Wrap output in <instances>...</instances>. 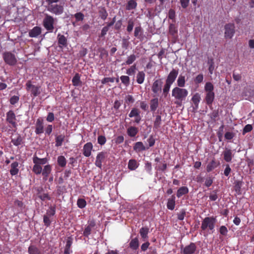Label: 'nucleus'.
<instances>
[{
  "mask_svg": "<svg viewBox=\"0 0 254 254\" xmlns=\"http://www.w3.org/2000/svg\"><path fill=\"white\" fill-rule=\"evenodd\" d=\"M159 105L158 99L157 98H153L150 100V110L152 112H155L157 109Z\"/></svg>",
  "mask_w": 254,
  "mask_h": 254,
  "instance_id": "29",
  "label": "nucleus"
},
{
  "mask_svg": "<svg viewBox=\"0 0 254 254\" xmlns=\"http://www.w3.org/2000/svg\"><path fill=\"white\" fill-rule=\"evenodd\" d=\"M74 17L77 21H82L84 18V15L81 12H77L74 14Z\"/></svg>",
  "mask_w": 254,
  "mask_h": 254,
  "instance_id": "64",
  "label": "nucleus"
},
{
  "mask_svg": "<svg viewBox=\"0 0 254 254\" xmlns=\"http://www.w3.org/2000/svg\"><path fill=\"white\" fill-rule=\"evenodd\" d=\"M217 191L216 190H213L209 195V199L211 201H215L218 198Z\"/></svg>",
  "mask_w": 254,
  "mask_h": 254,
  "instance_id": "53",
  "label": "nucleus"
},
{
  "mask_svg": "<svg viewBox=\"0 0 254 254\" xmlns=\"http://www.w3.org/2000/svg\"><path fill=\"white\" fill-rule=\"evenodd\" d=\"M149 230V229L147 227H143L140 229L139 234L143 241H145L148 238Z\"/></svg>",
  "mask_w": 254,
  "mask_h": 254,
  "instance_id": "21",
  "label": "nucleus"
},
{
  "mask_svg": "<svg viewBox=\"0 0 254 254\" xmlns=\"http://www.w3.org/2000/svg\"><path fill=\"white\" fill-rule=\"evenodd\" d=\"M224 159L227 162H230L233 158L232 151L230 149L226 148L223 152Z\"/></svg>",
  "mask_w": 254,
  "mask_h": 254,
  "instance_id": "19",
  "label": "nucleus"
},
{
  "mask_svg": "<svg viewBox=\"0 0 254 254\" xmlns=\"http://www.w3.org/2000/svg\"><path fill=\"white\" fill-rule=\"evenodd\" d=\"M65 136L63 134L57 135L56 137V146L57 147L61 146L64 140Z\"/></svg>",
  "mask_w": 254,
  "mask_h": 254,
  "instance_id": "39",
  "label": "nucleus"
},
{
  "mask_svg": "<svg viewBox=\"0 0 254 254\" xmlns=\"http://www.w3.org/2000/svg\"><path fill=\"white\" fill-rule=\"evenodd\" d=\"M139 164L137 161L135 159H130L129 160L128 163V168L130 170H135L138 168Z\"/></svg>",
  "mask_w": 254,
  "mask_h": 254,
  "instance_id": "30",
  "label": "nucleus"
},
{
  "mask_svg": "<svg viewBox=\"0 0 254 254\" xmlns=\"http://www.w3.org/2000/svg\"><path fill=\"white\" fill-rule=\"evenodd\" d=\"M99 15L103 19H105L107 16H108V13L105 8V7H101L99 8Z\"/></svg>",
  "mask_w": 254,
  "mask_h": 254,
  "instance_id": "42",
  "label": "nucleus"
},
{
  "mask_svg": "<svg viewBox=\"0 0 254 254\" xmlns=\"http://www.w3.org/2000/svg\"><path fill=\"white\" fill-rule=\"evenodd\" d=\"M48 10L53 13L59 15L63 12L64 8L60 5L50 4L48 6Z\"/></svg>",
  "mask_w": 254,
  "mask_h": 254,
  "instance_id": "13",
  "label": "nucleus"
},
{
  "mask_svg": "<svg viewBox=\"0 0 254 254\" xmlns=\"http://www.w3.org/2000/svg\"><path fill=\"white\" fill-rule=\"evenodd\" d=\"M133 148L136 152H140L149 149V147H146L142 142L138 141L134 144Z\"/></svg>",
  "mask_w": 254,
  "mask_h": 254,
  "instance_id": "17",
  "label": "nucleus"
},
{
  "mask_svg": "<svg viewBox=\"0 0 254 254\" xmlns=\"http://www.w3.org/2000/svg\"><path fill=\"white\" fill-rule=\"evenodd\" d=\"M35 132L36 134H40L44 132L43 120L41 118L37 120Z\"/></svg>",
  "mask_w": 254,
  "mask_h": 254,
  "instance_id": "15",
  "label": "nucleus"
},
{
  "mask_svg": "<svg viewBox=\"0 0 254 254\" xmlns=\"http://www.w3.org/2000/svg\"><path fill=\"white\" fill-rule=\"evenodd\" d=\"M175 196L172 195L171 197L168 199L167 207L168 209L173 210L175 207Z\"/></svg>",
  "mask_w": 254,
  "mask_h": 254,
  "instance_id": "23",
  "label": "nucleus"
},
{
  "mask_svg": "<svg viewBox=\"0 0 254 254\" xmlns=\"http://www.w3.org/2000/svg\"><path fill=\"white\" fill-rule=\"evenodd\" d=\"M145 74V73L142 71H139L136 75V82L139 84H142L144 81Z\"/></svg>",
  "mask_w": 254,
  "mask_h": 254,
  "instance_id": "34",
  "label": "nucleus"
},
{
  "mask_svg": "<svg viewBox=\"0 0 254 254\" xmlns=\"http://www.w3.org/2000/svg\"><path fill=\"white\" fill-rule=\"evenodd\" d=\"M98 143L101 145H103L105 144L106 142V138L105 136L99 135L98 137Z\"/></svg>",
  "mask_w": 254,
  "mask_h": 254,
  "instance_id": "58",
  "label": "nucleus"
},
{
  "mask_svg": "<svg viewBox=\"0 0 254 254\" xmlns=\"http://www.w3.org/2000/svg\"><path fill=\"white\" fill-rule=\"evenodd\" d=\"M93 146L91 142H89L85 143L82 149V153L83 155L86 157H89L91 155V151L93 149Z\"/></svg>",
  "mask_w": 254,
  "mask_h": 254,
  "instance_id": "14",
  "label": "nucleus"
},
{
  "mask_svg": "<svg viewBox=\"0 0 254 254\" xmlns=\"http://www.w3.org/2000/svg\"><path fill=\"white\" fill-rule=\"evenodd\" d=\"M54 19L51 16L46 15L43 20V24L44 27L48 30H52L53 29Z\"/></svg>",
  "mask_w": 254,
  "mask_h": 254,
  "instance_id": "12",
  "label": "nucleus"
},
{
  "mask_svg": "<svg viewBox=\"0 0 254 254\" xmlns=\"http://www.w3.org/2000/svg\"><path fill=\"white\" fill-rule=\"evenodd\" d=\"M242 182L240 181H236L234 183V189L236 192L240 191Z\"/></svg>",
  "mask_w": 254,
  "mask_h": 254,
  "instance_id": "54",
  "label": "nucleus"
},
{
  "mask_svg": "<svg viewBox=\"0 0 254 254\" xmlns=\"http://www.w3.org/2000/svg\"><path fill=\"white\" fill-rule=\"evenodd\" d=\"M234 25L233 24H228L225 26V32H233L234 30Z\"/></svg>",
  "mask_w": 254,
  "mask_h": 254,
  "instance_id": "62",
  "label": "nucleus"
},
{
  "mask_svg": "<svg viewBox=\"0 0 254 254\" xmlns=\"http://www.w3.org/2000/svg\"><path fill=\"white\" fill-rule=\"evenodd\" d=\"M136 60V56L134 54L131 55L128 57L125 64L129 65L132 64Z\"/></svg>",
  "mask_w": 254,
  "mask_h": 254,
  "instance_id": "49",
  "label": "nucleus"
},
{
  "mask_svg": "<svg viewBox=\"0 0 254 254\" xmlns=\"http://www.w3.org/2000/svg\"><path fill=\"white\" fill-rule=\"evenodd\" d=\"M19 163L17 161H14L10 165V169L9 170L10 174L11 176H15L18 174L19 172Z\"/></svg>",
  "mask_w": 254,
  "mask_h": 254,
  "instance_id": "18",
  "label": "nucleus"
},
{
  "mask_svg": "<svg viewBox=\"0 0 254 254\" xmlns=\"http://www.w3.org/2000/svg\"><path fill=\"white\" fill-rule=\"evenodd\" d=\"M77 205L80 208H83L86 205V201L83 198H78L77 201Z\"/></svg>",
  "mask_w": 254,
  "mask_h": 254,
  "instance_id": "48",
  "label": "nucleus"
},
{
  "mask_svg": "<svg viewBox=\"0 0 254 254\" xmlns=\"http://www.w3.org/2000/svg\"><path fill=\"white\" fill-rule=\"evenodd\" d=\"M140 115V111L137 108H132L130 112L128 114V116L130 118L136 117Z\"/></svg>",
  "mask_w": 254,
  "mask_h": 254,
  "instance_id": "45",
  "label": "nucleus"
},
{
  "mask_svg": "<svg viewBox=\"0 0 254 254\" xmlns=\"http://www.w3.org/2000/svg\"><path fill=\"white\" fill-rule=\"evenodd\" d=\"M178 74L179 69L173 68L168 75L165 81L172 84L176 79Z\"/></svg>",
  "mask_w": 254,
  "mask_h": 254,
  "instance_id": "11",
  "label": "nucleus"
},
{
  "mask_svg": "<svg viewBox=\"0 0 254 254\" xmlns=\"http://www.w3.org/2000/svg\"><path fill=\"white\" fill-rule=\"evenodd\" d=\"M95 226V223L94 221H88V225L85 227L83 235L86 237H88L91 233L92 229Z\"/></svg>",
  "mask_w": 254,
  "mask_h": 254,
  "instance_id": "16",
  "label": "nucleus"
},
{
  "mask_svg": "<svg viewBox=\"0 0 254 254\" xmlns=\"http://www.w3.org/2000/svg\"><path fill=\"white\" fill-rule=\"evenodd\" d=\"M122 82L126 86H127L129 84V77L127 75H122L120 77Z\"/></svg>",
  "mask_w": 254,
  "mask_h": 254,
  "instance_id": "47",
  "label": "nucleus"
},
{
  "mask_svg": "<svg viewBox=\"0 0 254 254\" xmlns=\"http://www.w3.org/2000/svg\"><path fill=\"white\" fill-rule=\"evenodd\" d=\"M189 192V189L187 187H181L180 188L177 192V196L178 198L181 197L182 195H185Z\"/></svg>",
  "mask_w": 254,
  "mask_h": 254,
  "instance_id": "28",
  "label": "nucleus"
},
{
  "mask_svg": "<svg viewBox=\"0 0 254 254\" xmlns=\"http://www.w3.org/2000/svg\"><path fill=\"white\" fill-rule=\"evenodd\" d=\"M201 100L200 95L198 93H195L191 98V101L194 105V108L197 109L198 108V104Z\"/></svg>",
  "mask_w": 254,
  "mask_h": 254,
  "instance_id": "22",
  "label": "nucleus"
},
{
  "mask_svg": "<svg viewBox=\"0 0 254 254\" xmlns=\"http://www.w3.org/2000/svg\"><path fill=\"white\" fill-rule=\"evenodd\" d=\"M26 89L30 92L31 95L36 97L41 94V86L35 85L32 84L31 80H28L25 85Z\"/></svg>",
  "mask_w": 254,
  "mask_h": 254,
  "instance_id": "4",
  "label": "nucleus"
},
{
  "mask_svg": "<svg viewBox=\"0 0 254 254\" xmlns=\"http://www.w3.org/2000/svg\"><path fill=\"white\" fill-rule=\"evenodd\" d=\"M72 82L73 85L75 86H78L81 85V81L80 80V76L78 73H76L73 76L72 79Z\"/></svg>",
  "mask_w": 254,
  "mask_h": 254,
  "instance_id": "37",
  "label": "nucleus"
},
{
  "mask_svg": "<svg viewBox=\"0 0 254 254\" xmlns=\"http://www.w3.org/2000/svg\"><path fill=\"white\" fill-rule=\"evenodd\" d=\"M55 213H56V206H51L49 207V209L47 210L46 214L45 215H48V216H50L51 217L55 214Z\"/></svg>",
  "mask_w": 254,
  "mask_h": 254,
  "instance_id": "46",
  "label": "nucleus"
},
{
  "mask_svg": "<svg viewBox=\"0 0 254 254\" xmlns=\"http://www.w3.org/2000/svg\"><path fill=\"white\" fill-rule=\"evenodd\" d=\"M33 162H36V163L39 164L41 166L46 164L48 162V159L46 158H40L36 155H34Z\"/></svg>",
  "mask_w": 254,
  "mask_h": 254,
  "instance_id": "31",
  "label": "nucleus"
},
{
  "mask_svg": "<svg viewBox=\"0 0 254 254\" xmlns=\"http://www.w3.org/2000/svg\"><path fill=\"white\" fill-rule=\"evenodd\" d=\"M216 221V217L213 216L204 218L201 222L200 227L201 231L204 232L208 230L210 231V233H213Z\"/></svg>",
  "mask_w": 254,
  "mask_h": 254,
  "instance_id": "3",
  "label": "nucleus"
},
{
  "mask_svg": "<svg viewBox=\"0 0 254 254\" xmlns=\"http://www.w3.org/2000/svg\"><path fill=\"white\" fill-rule=\"evenodd\" d=\"M155 162L159 163V164H156L155 166V169L157 171L164 172L167 168V164L165 161L163 162H162V159L161 157H157L155 158Z\"/></svg>",
  "mask_w": 254,
  "mask_h": 254,
  "instance_id": "9",
  "label": "nucleus"
},
{
  "mask_svg": "<svg viewBox=\"0 0 254 254\" xmlns=\"http://www.w3.org/2000/svg\"><path fill=\"white\" fill-rule=\"evenodd\" d=\"M52 169V167L51 165H46L44 166L43 169H42L41 173L42 175H48L49 176L50 174L51 173Z\"/></svg>",
  "mask_w": 254,
  "mask_h": 254,
  "instance_id": "40",
  "label": "nucleus"
},
{
  "mask_svg": "<svg viewBox=\"0 0 254 254\" xmlns=\"http://www.w3.org/2000/svg\"><path fill=\"white\" fill-rule=\"evenodd\" d=\"M6 122L10 124L13 127H16L17 126L16 116L14 112L10 110L6 113Z\"/></svg>",
  "mask_w": 254,
  "mask_h": 254,
  "instance_id": "8",
  "label": "nucleus"
},
{
  "mask_svg": "<svg viewBox=\"0 0 254 254\" xmlns=\"http://www.w3.org/2000/svg\"><path fill=\"white\" fill-rule=\"evenodd\" d=\"M107 157V154L106 152L101 151L99 152L96 156V159L95 162V165L99 168L101 169L102 166V162Z\"/></svg>",
  "mask_w": 254,
  "mask_h": 254,
  "instance_id": "10",
  "label": "nucleus"
},
{
  "mask_svg": "<svg viewBox=\"0 0 254 254\" xmlns=\"http://www.w3.org/2000/svg\"><path fill=\"white\" fill-rule=\"evenodd\" d=\"M28 252L29 254H42L39 249L34 245H31L29 247Z\"/></svg>",
  "mask_w": 254,
  "mask_h": 254,
  "instance_id": "32",
  "label": "nucleus"
},
{
  "mask_svg": "<svg viewBox=\"0 0 254 254\" xmlns=\"http://www.w3.org/2000/svg\"><path fill=\"white\" fill-rule=\"evenodd\" d=\"M58 43L60 47L66 46L67 45V40L66 38L63 35L59 34L58 36Z\"/></svg>",
  "mask_w": 254,
  "mask_h": 254,
  "instance_id": "38",
  "label": "nucleus"
},
{
  "mask_svg": "<svg viewBox=\"0 0 254 254\" xmlns=\"http://www.w3.org/2000/svg\"><path fill=\"white\" fill-rule=\"evenodd\" d=\"M129 248L132 250H136L138 249L139 247V241L137 238H134L132 239L129 244Z\"/></svg>",
  "mask_w": 254,
  "mask_h": 254,
  "instance_id": "25",
  "label": "nucleus"
},
{
  "mask_svg": "<svg viewBox=\"0 0 254 254\" xmlns=\"http://www.w3.org/2000/svg\"><path fill=\"white\" fill-rule=\"evenodd\" d=\"M235 133L232 132H226L224 135L226 139L231 140L235 136Z\"/></svg>",
  "mask_w": 254,
  "mask_h": 254,
  "instance_id": "63",
  "label": "nucleus"
},
{
  "mask_svg": "<svg viewBox=\"0 0 254 254\" xmlns=\"http://www.w3.org/2000/svg\"><path fill=\"white\" fill-rule=\"evenodd\" d=\"M177 83L178 87H184L186 83L185 76L180 74L177 79Z\"/></svg>",
  "mask_w": 254,
  "mask_h": 254,
  "instance_id": "33",
  "label": "nucleus"
},
{
  "mask_svg": "<svg viewBox=\"0 0 254 254\" xmlns=\"http://www.w3.org/2000/svg\"><path fill=\"white\" fill-rule=\"evenodd\" d=\"M203 80V75L202 73L199 74L195 78L194 81L195 83L199 84L202 82Z\"/></svg>",
  "mask_w": 254,
  "mask_h": 254,
  "instance_id": "61",
  "label": "nucleus"
},
{
  "mask_svg": "<svg viewBox=\"0 0 254 254\" xmlns=\"http://www.w3.org/2000/svg\"><path fill=\"white\" fill-rule=\"evenodd\" d=\"M50 218L51 217L45 214L43 216V222L45 226L47 227L50 226L51 224L52 221L51 220Z\"/></svg>",
  "mask_w": 254,
  "mask_h": 254,
  "instance_id": "50",
  "label": "nucleus"
},
{
  "mask_svg": "<svg viewBox=\"0 0 254 254\" xmlns=\"http://www.w3.org/2000/svg\"><path fill=\"white\" fill-rule=\"evenodd\" d=\"M33 162L34 165L32 168V171L37 175H40L42 173L43 169L42 166L40 164L36 163V162Z\"/></svg>",
  "mask_w": 254,
  "mask_h": 254,
  "instance_id": "35",
  "label": "nucleus"
},
{
  "mask_svg": "<svg viewBox=\"0 0 254 254\" xmlns=\"http://www.w3.org/2000/svg\"><path fill=\"white\" fill-rule=\"evenodd\" d=\"M2 58L6 64L11 66L15 65L17 62L15 55L10 52H4L2 54Z\"/></svg>",
  "mask_w": 254,
  "mask_h": 254,
  "instance_id": "5",
  "label": "nucleus"
},
{
  "mask_svg": "<svg viewBox=\"0 0 254 254\" xmlns=\"http://www.w3.org/2000/svg\"><path fill=\"white\" fill-rule=\"evenodd\" d=\"M214 88V85L210 82H207L204 85V91L205 92L204 101L210 109H212V105L215 98Z\"/></svg>",
  "mask_w": 254,
  "mask_h": 254,
  "instance_id": "2",
  "label": "nucleus"
},
{
  "mask_svg": "<svg viewBox=\"0 0 254 254\" xmlns=\"http://www.w3.org/2000/svg\"><path fill=\"white\" fill-rule=\"evenodd\" d=\"M19 100V96L14 95V96H12L10 98L9 102L11 105H14L18 102Z\"/></svg>",
  "mask_w": 254,
  "mask_h": 254,
  "instance_id": "60",
  "label": "nucleus"
},
{
  "mask_svg": "<svg viewBox=\"0 0 254 254\" xmlns=\"http://www.w3.org/2000/svg\"><path fill=\"white\" fill-rule=\"evenodd\" d=\"M57 162L58 165L61 167H64L66 164V160L65 158L62 155L58 157Z\"/></svg>",
  "mask_w": 254,
  "mask_h": 254,
  "instance_id": "41",
  "label": "nucleus"
},
{
  "mask_svg": "<svg viewBox=\"0 0 254 254\" xmlns=\"http://www.w3.org/2000/svg\"><path fill=\"white\" fill-rule=\"evenodd\" d=\"M197 247L195 243L191 242L189 245L185 246H182L181 247V253L183 254H194L196 251Z\"/></svg>",
  "mask_w": 254,
  "mask_h": 254,
  "instance_id": "6",
  "label": "nucleus"
},
{
  "mask_svg": "<svg viewBox=\"0 0 254 254\" xmlns=\"http://www.w3.org/2000/svg\"><path fill=\"white\" fill-rule=\"evenodd\" d=\"M161 124V117L160 115H157L154 122V128L158 129L160 127Z\"/></svg>",
  "mask_w": 254,
  "mask_h": 254,
  "instance_id": "44",
  "label": "nucleus"
},
{
  "mask_svg": "<svg viewBox=\"0 0 254 254\" xmlns=\"http://www.w3.org/2000/svg\"><path fill=\"white\" fill-rule=\"evenodd\" d=\"M134 25V21L132 19H129L128 21V25L127 26V30L128 32H130L132 30L133 27Z\"/></svg>",
  "mask_w": 254,
  "mask_h": 254,
  "instance_id": "59",
  "label": "nucleus"
},
{
  "mask_svg": "<svg viewBox=\"0 0 254 254\" xmlns=\"http://www.w3.org/2000/svg\"><path fill=\"white\" fill-rule=\"evenodd\" d=\"M137 5L135 0H128L126 5V9L127 10L134 9L136 8Z\"/></svg>",
  "mask_w": 254,
  "mask_h": 254,
  "instance_id": "26",
  "label": "nucleus"
},
{
  "mask_svg": "<svg viewBox=\"0 0 254 254\" xmlns=\"http://www.w3.org/2000/svg\"><path fill=\"white\" fill-rule=\"evenodd\" d=\"M253 128L252 125L250 124L246 125L243 129L242 134L245 135L246 133L251 131Z\"/></svg>",
  "mask_w": 254,
  "mask_h": 254,
  "instance_id": "51",
  "label": "nucleus"
},
{
  "mask_svg": "<svg viewBox=\"0 0 254 254\" xmlns=\"http://www.w3.org/2000/svg\"><path fill=\"white\" fill-rule=\"evenodd\" d=\"M228 230L226 226H221L219 228V233L223 236H226L228 233Z\"/></svg>",
  "mask_w": 254,
  "mask_h": 254,
  "instance_id": "57",
  "label": "nucleus"
},
{
  "mask_svg": "<svg viewBox=\"0 0 254 254\" xmlns=\"http://www.w3.org/2000/svg\"><path fill=\"white\" fill-rule=\"evenodd\" d=\"M188 95V91L183 87H175L172 91V96L177 100L175 103L178 106H181L182 102Z\"/></svg>",
  "mask_w": 254,
  "mask_h": 254,
  "instance_id": "1",
  "label": "nucleus"
},
{
  "mask_svg": "<svg viewBox=\"0 0 254 254\" xmlns=\"http://www.w3.org/2000/svg\"><path fill=\"white\" fill-rule=\"evenodd\" d=\"M138 130L136 127H130L127 129L128 135L131 137H134L138 133Z\"/></svg>",
  "mask_w": 254,
  "mask_h": 254,
  "instance_id": "27",
  "label": "nucleus"
},
{
  "mask_svg": "<svg viewBox=\"0 0 254 254\" xmlns=\"http://www.w3.org/2000/svg\"><path fill=\"white\" fill-rule=\"evenodd\" d=\"M208 116L210 117L211 120L215 122L216 121V118L219 117V112L218 110H213V111L210 113L208 115Z\"/></svg>",
  "mask_w": 254,
  "mask_h": 254,
  "instance_id": "43",
  "label": "nucleus"
},
{
  "mask_svg": "<svg viewBox=\"0 0 254 254\" xmlns=\"http://www.w3.org/2000/svg\"><path fill=\"white\" fill-rule=\"evenodd\" d=\"M219 164V163L213 158L207 165L206 171L210 172L215 169Z\"/></svg>",
  "mask_w": 254,
  "mask_h": 254,
  "instance_id": "20",
  "label": "nucleus"
},
{
  "mask_svg": "<svg viewBox=\"0 0 254 254\" xmlns=\"http://www.w3.org/2000/svg\"><path fill=\"white\" fill-rule=\"evenodd\" d=\"M136 65L134 64L131 66L127 70V74L128 75H133L135 72Z\"/></svg>",
  "mask_w": 254,
  "mask_h": 254,
  "instance_id": "52",
  "label": "nucleus"
},
{
  "mask_svg": "<svg viewBox=\"0 0 254 254\" xmlns=\"http://www.w3.org/2000/svg\"><path fill=\"white\" fill-rule=\"evenodd\" d=\"M171 85H172V84L165 81V83L164 87L163 88V89H162L163 95L164 96V97L165 98H166L168 96Z\"/></svg>",
  "mask_w": 254,
  "mask_h": 254,
  "instance_id": "36",
  "label": "nucleus"
},
{
  "mask_svg": "<svg viewBox=\"0 0 254 254\" xmlns=\"http://www.w3.org/2000/svg\"><path fill=\"white\" fill-rule=\"evenodd\" d=\"M15 137L11 139V142L14 145L18 146L21 145L23 142V139L19 134H16Z\"/></svg>",
  "mask_w": 254,
  "mask_h": 254,
  "instance_id": "24",
  "label": "nucleus"
},
{
  "mask_svg": "<svg viewBox=\"0 0 254 254\" xmlns=\"http://www.w3.org/2000/svg\"><path fill=\"white\" fill-rule=\"evenodd\" d=\"M115 77H104L101 80V83L103 84H106L108 82H114L115 81Z\"/></svg>",
  "mask_w": 254,
  "mask_h": 254,
  "instance_id": "56",
  "label": "nucleus"
},
{
  "mask_svg": "<svg viewBox=\"0 0 254 254\" xmlns=\"http://www.w3.org/2000/svg\"><path fill=\"white\" fill-rule=\"evenodd\" d=\"M186 212L185 209H182L179 213L177 214L178 219L180 220H184L185 216H186Z\"/></svg>",
  "mask_w": 254,
  "mask_h": 254,
  "instance_id": "55",
  "label": "nucleus"
},
{
  "mask_svg": "<svg viewBox=\"0 0 254 254\" xmlns=\"http://www.w3.org/2000/svg\"><path fill=\"white\" fill-rule=\"evenodd\" d=\"M163 82L161 79L154 80L151 86V90L155 95H158L162 91Z\"/></svg>",
  "mask_w": 254,
  "mask_h": 254,
  "instance_id": "7",
  "label": "nucleus"
}]
</instances>
